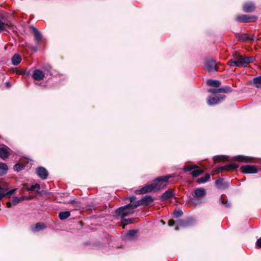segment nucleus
<instances>
[{"instance_id": "obj_1", "label": "nucleus", "mask_w": 261, "mask_h": 261, "mask_svg": "<svg viewBox=\"0 0 261 261\" xmlns=\"http://www.w3.org/2000/svg\"><path fill=\"white\" fill-rule=\"evenodd\" d=\"M172 176L167 175L156 178L154 182L150 185L142 188L139 190H137L136 193L138 194H145L150 192H156L164 188L168 184V179Z\"/></svg>"}, {"instance_id": "obj_2", "label": "nucleus", "mask_w": 261, "mask_h": 261, "mask_svg": "<svg viewBox=\"0 0 261 261\" xmlns=\"http://www.w3.org/2000/svg\"><path fill=\"white\" fill-rule=\"evenodd\" d=\"M253 61V57H245L235 53L233 54L232 59L228 62V64L231 66L245 67Z\"/></svg>"}, {"instance_id": "obj_3", "label": "nucleus", "mask_w": 261, "mask_h": 261, "mask_svg": "<svg viewBox=\"0 0 261 261\" xmlns=\"http://www.w3.org/2000/svg\"><path fill=\"white\" fill-rule=\"evenodd\" d=\"M135 205V202L119 207L116 210V213L117 215L120 216L122 218H124L129 214L134 213V210L136 208L134 207Z\"/></svg>"}, {"instance_id": "obj_4", "label": "nucleus", "mask_w": 261, "mask_h": 261, "mask_svg": "<svg viewBox=\"0 0 261 261\" xmlns=\"http://www.w3.org/2000/svg\"><path fill=\"white\" fill-rule=\"evenodd\" d=\"M8 29H13V25L9 21L0 15V33Z\"/></svg>"}, {"instance_id": "obj_5", "label": "nucleus", "mask_w": 261, "mask_h": 261, "mask_svg": "<svg viewBox=\"0 0 261 261\" xmlns=\"http://www.w3.org/2000/svg\"><path fill=\"white\" fill-rule=\"evenodd\" d=\"M217 65L216 61L212 59H208L205 60L204 67L208 71H214L217 70Z\"/></svg>"}, {"instance_id": "obj_6", "label": "nucleus", "mask_w": 261, "mask_h": 261, "mask_svg": "<svg viewBox=\"0 0 261 261\" xmlns=\"http://www.w3.org/2000/svg\"><path fill=\"white\" fill-rule=\"evenodd\" d=\"M153 201V199L151 196H145L140 200L135 202V207H137L139 205H147L151 204Z\"/></svg>"}, {"instance_id": "obj_7", "label": "nucleus", "mask_w": 261, "mask_h": 261, "mask_svg": "<svg viewBox=\"0 0 261 261\" xmlns=\"http://www.w3.org/2000/svg\"><path fill=\"white\" fill-rule=\"evenodd\" d=\"M10 149L6 145H0V158L6 160L9 155Z\"/></svg>"}, {"instance_id": "obj_8", "label": "nucleus", "mask_w": 261, "mask_h": 261, "mask_svg": "<svg viewBox=\"0 0 261 261\" xmlns=\"http://www.w3.org/2000/svg\"><path fill=\"white\" fill-rule=\"evenodd\" d=\"M242 172L247 173H256L257 172V169L255 166L246 165L241 167Z\"/></svg>"}, {"instance_id": "obj_9", "label": "nucleus", "mask_w": 261, "mask_h": 261, "mask_svg": "<svg viewBox=\"0 0 261 261\" xmlns=\"http://www.w3.org/2000/svg\"><path fill=\"white\" fill-rule=\"evenodd\" d=\"M206 190L204 188H196L192 192V195L193 198H202L206 195Z\"/></svg>"}, {"instance_id": "obj_10", "label": "nucleus", "mask_w": 261, "mask_h": 261, "mask_svg": "<svg viewBox=\"0 0 261 261\" xmlns=\"http://www.w3.org/2000/svg\"><path fill=\"white\" fill-rule=\"evenodd\" d=\"M38 176L42 179H45L48 176V172L46 169L43 167H38L36 170Z\"/></svg>"}, {"instance_id": "obj_11", "label": "nucleus", "mask_w": 261, "mask_h": 261, "mask_svg": "<svg viewBox=\"0 0 261 261\" xmlns=\"http://www.w3.org/2000/svg\"><path fill=\"white\" fill-rule=\"evenodd\" d=\"M32 76L34 80L36 81H40L44 79L45 75L41 70L35 69L33 72Z\"/></svg>"}, {"instance_id": "obj_12", "label": "nucleus", "mask_w": 261, "mask_h": 261, "mask_svg": "<svg viewBox=\"0 0 261 261\" xmlns=\"http://www.w3.org/2000/svg\"><path fill=\"white\" fill-rule=\"evenodd\" d=\"M234 159L236 161L240 162L251 163L253 162L252 158L248 156H244L242 155H239L235 156Z\"/></svg>"}, {"instance_id": "obj_13", "label": "nucleus", "mask_w": 261, "mask_h": 261, "mask_svg": "<svg viewBox=\"0 0 261 261\" xmlns=\"http://www.w3.org/2000/svg\"><path fill=\"white\" fill-rule=\"evenodd\" d=\"M174 194L171 191H167L164 192L161 196V199L162 200H166L173 197Z\"/></svg>"}, {"instance_id": "obj_14", "label": "nucleus", "mask_w": 261, "mask_h": 261, "mask_svg": "<svg viewBox=\"0 0 261 261\" xmlns=\"http://www.w3.org/2000/svg\"><path fill=\"white\" fill-rule=\"evenodd\" d=\"M236 19L237 21L243 22H247L251 21V18L247 15L238 16Z\"/></svg>"}, {"instance_id": "obj_15", "label": "nucleus", "mask_w": 261, "mask_h": 261, "mask_svg": "<svg viewBox=\"0 0 261 261\" xmlns=\"http://www.w3.org/2000/svg\"><path fill=\"white\" fill-rule=\"evenodd\" d=\"M254 10V6L252 3H247L243 7V10L246 12H250Z\"/></svg>"}, {"instance_id": "obj_16", "label": "nucleus", "mask_w": 261, "mask_h": 261, "mask_svg": "<svg viewBox=\"0 0 261 261\" xmlns=\"http://www.w3.org/2000/svg\"><path fill=\"white\" fill-rule=\"evenodd\" d=\"M32 29L37 42H39L42 39V36L38 30L34 27H32Z\"/></svg>"}, {"instance_id": "obj_17", "label": "nucleus", "mask_w": 261, "mask_h": 261, "mask_svg": "<svg viewBox=\"0 0 261 261\" xmlns=\"http://www.w3.org/2000/svg\"><path fill=\"white\" fill-rule=\"evenodd\" d=\"M45 228V225L43 223H38L35 226L32 227V230L34 232L39 231Z\"/></svg>"}, {"instance_id": "obj_18", "label": "nucleus", "mask_w": 261, "mask_h": 261, "mask_svg": "<svg viewBox=\"0 0 261 261\" xmlns=\"http://www.w3.org/2000/svg\"><path fill=\"white\" fill-rule=\"evenodd\" d=\"M21 61V58L18 54H15L12 58V63L14 65H18Z\"/></svg>"}, {"instance_id": "obj_19", "label": "nucleus", "mask_w": 261, "mask_h": 261, "mask_svg": "<svg viewBox=\"0 0 261 261\" xmlns=\"http://www.w3.org/2000/svg\"><path fill=\"white\" fill-rule=\"evenodd\" d=\"M8 169L6 164L0 163V175H4L7 172Z\"/></svg>"}, {"instance_id": "obj_20", "label": "nucleus", "mask_w": 261, "mask_h": 261, "mask_svg": "<svg viewBox=\"0 0 261 261\" xmlns=\"http://www.w3.org/2000/svg\"><path fill=\"white\" fill-rule=\"evenodd\" d=\"M220 100V98L218 96H216L208 98L207 102L209 105H212L218 103Z\"/></svg>"}, {"instance_id": "obj_21", "label": "nucleus", "mask_w": 261, "mask_h": 261, "mask_svg": "<svg viewBox=\"0 0 261 261\" xmlns=\"http://www.w3.org/2000/svg\"><path fill=\"white\" fill-rule=\"evenodd\" d=\"M253 82L256 87L258 88H261V75L254 78Z\"/></svg>"}, {"instance_id": "obj_22", "label": "nucleus", "mask_w": 261, "mask_h": 261, "mask_svg": "<svg viewBox=\"0 0 261 261\" xmlns=\"http://www.w3.org/2000/svg\"><path fill=\"white\" fill-rule=\"evenodd\" d=\"M70 216L69 212H64L60 213L59 214V217L60 219L63 220L68 218Z\"/></svg>"}, {"instance_id": "obj_23", "label": "nucleus", "mask_w": 261, "mask_h": 261, "mask_svg": "<svg viewBox=\"0 0 261 261\" xmlns=\"http://www.w3.org/2000/svg\"><path fill=\"white\" fill-rule=\"evenodd\" d=\"M207 84L210 86L219 87L220 85V83L217 80H208L207 81Z\"/></svg>"}, {"instance_id": "obj_24", "label": "nucleus", "mask_w": 261, "mask_h": 261, "mask_svg": "<svg viewBox=\"0 0 261 261\" xmlns=\"http://www.w3.org/2000/svg\"><path fill=\"white\" fill-rule=\"evenodd\" d=\"M210 178V175L209 174H207L204 177L198 178L197 181L198 184L205 183L208 181Z\"/></svg>"}, {"instance_id": "obj_25", "label": "nucleus", "mask_w": 261, "mask_h": 261, "mask_svg": "<svg viewBox=\"0 0 261 261\" xmlns=\"http://www.w3.org/2000/svg\"><path fill=\"white\" fill-rule=\"evenodd\" d=\"M238 167V166L235 164H231L224 166L222 168V170H226L227 171H229V170L234 169L237 168Z\"/></svg>"}, {"instance_id": "obj_26", "label": "nucleus", "mask_w": 261, "mask_h": 261, "mask_svg": "<svg viewBox=\"0 0 261 261\" xmlns=\"http://www.w3.org/2000/svg\"><path fill=\"white\" fill-rule=\"evenodd\" d=\"M24 197H14L12 198L11 201L13 205H16L18 203L23 200Z\"/></svg>"}, {"instance_id": "obj_27", "label": "nucleus", "mask_w": 261, "mask_h": 261, "mask_svg": "<svg viewBox=\"0 0 261 261\" xmlns=\"http://www.w3.org/2000/svg\"><path fill=\"white\" fill-rule=\"evenodd\" d=\"M203 172V171L202 169H198L193 171L191 174L193 177H196L202 174Z\"/></svg>"}, {"instance_id": "obj_28", "label": "nucleus", "mask_w": 261, "mask_h": 261, "mask_svg": "<svg viewBox=\"0 0 261 261\" xmlns=\"http://www.w3.org/2000/svg\"><path fill=\"white\" fill-rule=\"evenodd\" d=\"M40 187L39 184H36L35 185L31 186L30 188H27V190L28 191H33L36 190V189H37V190H36V191L38 192V190L40 189Z\"/></svg>"}, {"instance_id": "obj_29", "label": "nucleus", "mask_w": 261, "mask_h": 261, "mask_svg": "<svg viewBox=\"0 0 261 261\" xmlns=\"http://www.w3.org/2000/svg\"><path fill=\"white\" fill-rule=\"evenodd\" d=\"M6 197V192L5 188H3L0 186V200Z\"/></svg>"}, {"instance_id": "obj_30", "label": "nucleus", "mask_w": 261, "mask_h": 261, "mask_svg": "<svg viewBox=\"0 0 261 261\" xmlns=\"http://www.w3.org/2000/svg\"><path fill=\"white\" fill-rule=\"evenodd\" d=\"M136 219H124L122 218V223L124 222L125 225L133 223L136 222Z\"/></svg>"}, {"instance_id": "obj_31", "label": "nucleus", "mask_w": 261, "mask_h": 261, "mask_svg": "<svg viewBox=\"0 0 261 261\" xmlns=\"http://www.w3.org/2000/svg\"><path fill=\"white\" fill-rule=\"evenodd\" d=\"M208 91L212 93H220V92H225L226 91L224 89H208Z\"/></svg>"}, {"instance_id": "obj_32", "label": "nucleus", "mask_w": 261, "mask_h": 261, "mask_svg": "<svg viewBox=\"0 0 261 261\" xmlns=\"http://www.w3.org/2000/svg\"><path fill=\"white\" fill-rule=\"evenodd\" d=\"M6 192V196H10L11 195L14 194L16 191V189H13L10 190H8V189L7 188H5Z\"/></svg>"}, {"instance_id": "obj_33", "label": "nucleus", "mask_w": 261, "mask_h": 261, "mask_svg": "<svg viewBox=\"0 0 261 261\" xmlns=\"http://www.w3.org/2000/svg\"><path fill=\"white\" fill-rule=\"evenodd\" d=\"M197 167H198L197 166H196V165H194V166H186L184 167V169L186 171H190L192 170V169H194L197 168Z\"/></svg>"}, {"instance_id": "obj_34", "label": "nucleus", "mask_w": 261, "mask_h": 261, "mask_svg": "<svg viewBox=\"0 0 261 261\" xmlns=\"http://www.w3.org/2000/svg\"><path fill=\"white\" fill-rule=\"evenodd\" d=\"M23 169V166L19 164H17L14 166V170L18 172Z\"/></svg>"}, {"instance_id": "obj_35", "label": "nucleus", "mask_w": 261, "mask_h": 261, "mask_svg": "<svg viewBox=\"0 0 261 261\" xmlns=\"http://www.w3.org/2000/svg\"><path fill=\"white\" fill-rule=\"evenodd\" d=\"M241 39L243 41H246L248 40H252L250 38L247 34H243L241 35Z\"/></svg>"}, {"instance_id": "obj_36", "label": "nucleus", "mask_w": 261, "mask_h": 261, "mask_svg": "<svg viewBox=\"0 0 261 261\" xmlns=\"http://www.w3.org/2000/svg\"><path fill=\"white\" fill-rule=\"evenodd\" d=\"M182 215V212L180 210H176L174 212V216L175 218L180 217Z\"/></svg>"}, {"instance_id": "obj_37", "label": "nucleus", "mask_w": 261, "mask_h": 261, "mask_svg": "<svg viewBox=\"0 0 261 261\" xmlns=\"http://www.w3.org/2000/svg\"><path fill=\"white\" fill-rule=\"evenodd\" d=\"M137 233V231L135 230H130L127 233V236L129 237H133Z\"/></svg>"}, {"instance_id": "obj_38", "label": "nucleus", "mask_w": 261, "mask_h": 261, "mask_svg": "<svg viewBox=\"0 0 261 261\" xmlns=\"http://www.w3.org/2000/svg\"><path fill=\"white\" fill-rule=\"evenodd\" d=\"M223 156H215L214 158V160L215 161H219L220 160H223Z\"/></svg>"}, {"instance_id": "obj_39", "label": "nucleus", "mask_w": 261, "mask_h": 261, "mask_svg": "<svg viewBox=\"0 0 261 261\" xmlns=\"http://www.w3.org/2000/svg\"><path fill=\"white\" fill-rule=\"evenodd\" d=\"M256 244L258 247L261 248V238L257 240Z\"/></svg>"}, {"instance_id": "obj_40", "label": "nucleus", "mask_w": 261, "mask_h": 261, "mask_svg": "<svg viewBox=\"0 0 261 261\" xmlns=\"http://www.w3.org/2000/svg\"><path fill=\"white\" fill-rule=\"evenodd\" d=\"M174 221L173 220H170L169 221H168V225L170 226H172L174 225Z\"/></svg>"}, {"instance_id": "obj_41", "label": "nucleus", "mask_w": 261, "mask_h": 261, "mask_svg": "<svg viewBox=\"0 0 261 261\" xmlns=\"http://www.w3.org/2000/svg\"><path fill=\"white\" fill-rule=\"evenodd\" d=\"M13 205V203L12 202V201H9V202H8L7 203V206L9 208L11 207V206H12Z\"/></svg>"}, {"instance_id": "obj_42", "label": "nucleus", "mask_w": 261, "mask_h": 261, "mask_svg": "<svg viewBox=\"0 0 261 261\" xmlns=\"http://www.w3.org/2000/svg\"><path fill=\"white\" fill-rule=\"evenodd\" d=\"M21 197H24V198L23 199V200H28V199H30V197H28L27 196H21Z\"/></svg>"}, {"instance_id": "obj_43", "label": "nucleus", "mask_w": 261, "mask_h": 261, "mask_svg": "<svg viewBox=\"0 0 261 261\" xmlns=\"http://www.w3.org/2000/svg\"><path fill=\"white\" fill-rule=\"evenodd\" d=\"M135 197H132L129 198V200L131 202H133L135 200Z\"/></svg>"}, {"instance_id": "obj_44", "label": "nucleus", "mask_w": 261, "mask_h": 261, "mask_svg": "<svg viewBox=\"0 0 261 261\" xmlns=\"http://www.w3.org/2000/svg\"><path fill=\"white\" fill-rule=\"evenodd\" d=\"M7 86H8V87H10L9 84L8 83H7Z\"/></svg>"}, {"instance_id": "obj_45", "label": "nucleus", "mask_w": 261, "mask_h": 261, "mask_svg": "<svg viewBox=\"0 0 261 261\" xmlns=\"http://www.w3.org/2000/svg\"><path fill=\"white\" fill-rule=\"evenodd\" d=\"M224 98V96H222V97H220V98H221V99H223Z\"/></svg>"}, {"instance_id": "obj_46", "label": "nucleus", "mask_w": 261, "mask_h": 261, "mask_svg": "<svg viewBox=\"0 0 261 261\" xmlns=\"http://www.w3.org/2000/svg\"><path fill=\"white\" fill-rule=\"evenodd\" d=\"M161 222H162V223L165 224V222H164V221L161 220Z\"/></svg>"}, {"instance_id": "obj_47", "label": "nucleus", "mask_w": 261, "mask_h": 261, "mask_svg": "<svg viewBox=\"0 0 261 261\" xmlns=\"http://www.w3.org/2000/svg\"><path fill=\"white\" fill-rule=\"evenodd\" d=\"M51 67L50 66H48V69H50Z\"/></svg>"}]
</instances>
